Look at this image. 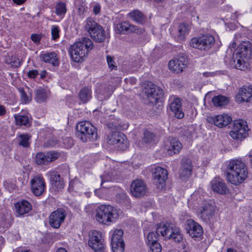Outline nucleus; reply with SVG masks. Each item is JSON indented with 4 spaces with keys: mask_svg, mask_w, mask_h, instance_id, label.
<instances>
[{
    "mask_svg": "<svg viewBox=\"0 0 252 252\" xmlns=\"http://www.w3.org/2000/svg\"><path fill=\"white\" fill-rule=\"evenodd\" d=\"M214 105L217 107H221L227 105L229 102L228 98L224 96L219 95L212 98Z\"/></svg>",
    "mask_w": 252,
    "mask_h": 252,
    "instance_id": "37",
    "label": "nucleus"
},
{
    "mask_svg": "<svg viewBox=\"0 0 252 252\" xmlns=\"http://www.w3.org/2000/svg\"><path fill=\"white\" fill-rule=\"evenodd\" d=\"M185 229L187 233L193 238H200L203 233L202 226L192 219L186 220Z\"/></svg>",
    "mask_w": 252,
    "mask_h": 252,
    "instance_id": "11",
    "label": "nucleus"
},
{
    "mask_svg": "<svg viewBox=\"0 0 252 252\" xmlns=\"http://www.w3.org/2000/svg\"><path fill=\"white\" fill-rule=\"evenodd\" d=\"M116 200L120 203H124L127 204L129 202V199L126 194L122 191L116 195Z\"/></svg>",
    "mask_w": 252,
    "mask_h": 252,
    "instance_id": "48",
    "label": "nucleus"
},
{
    "mask_svg": "<svg viewBox=\"0 0 252 252\" xmlns=\"http://www.w3.org/2000/svg\"><path fill=\"white\" fill-rule=\"evenodd\" d=\"M188 61L187 58L183 54H179L177 57L171 60L168 63L170 70L175 73H179L183 71L187 67Z\"/></svg>",
    "mask_w": 252,
    "mask_h": 252,
    "instance_id": "10",
    "label": "nucleus"
},
{
    "mask_svg": "<svg viewBox=\"0 0 252 252\" xmlns=\"http://www.w3.org/2000/svg\"><path fill=\"white\" fill-rule=\"evenodd\" d=\"M31 190L35 196L41 195L45 189V182L44 178L40 175L34 176L31 180Z\"/></svg>",
    "mask_w": 252,
    "mask_h": 252,
    "instance_id": "15",
    "label": "nucleus"
},
{
    "mask_svg": "<svg viewBox=\"0 0 252 252\" xmlns=\"http://www.w3.org/2000/svg\"><path fill=\"white\" fill-rule=\"evenodd\" d=\"M115 169H114V171H111L110 173H106L105 175L101 176V186H102L103 183L105 182L112 181L115 180V175L116 174L115 173Z\"/></svg>",
    "mask_w": 252,
    "mask_h": 252,
    "instance_id": "47",
    "label": "nucleus"
},
{
    "mask_svg": "<svg viewBox=\"0 0 252 252\" xmlns=\"http://www.w3.org/2000/svg\"><path fill=\"white\" fill-rule=\"evenodd\" d=\"M248 127L247 122L243 120H237L233 122L230 136L235 140L242 141L248 135Z\"/></svg>",
    "mask_w": 252,
    "mask_h": 252,
    "instance_id": "6",
    "label": "nucleus"
},
{
    "mask_svg": "<svg viewBox=\"0 0 252 252\" xmlns=\"http://www.w3.org/2000/svg\"><path fill=\"white\" fill-rule=\"evenodd\" d=\"M156 138V135L152 131L145 129L143 133L142 141L145 143H151L154 142Z\"/></svg>",
    "mask_w": 252,
    "mask_h": 252,
    "instance_id": "39",
    "label": "nucleus"
},
{
    "mask_svg": "<svg viewBox=\"0 0 252 252\" xmlns=\"http://www.w3.org/2000/svg\"><path fill=\"white\" fill-rule=\"evenodd\" d=\"M16 125L29 126L31 125L29 115L15 114L14 115Z\"/></svg>",
    "mask_w": 252,
    "mask_h": 252,
    "instance_id": "32",
    "label": "nucleus"
},
{
    "mask_svg": "<svg viewBox=\"0 0 252 252\" xmlns=\"http://www.w3.org/2000/svg\"><path fill=\"white\" fill-rule=\"evenodd\" d=\"M189 31V26L185 24H181L178 27L177 37L179 42L185 40L186 35Z\"/></svg>",
    "mask_w": 252,
    "mask_h": 252,
    "instance_id": "33",
    "label": "nucleus"
},
{
    "mask_svg": "<svg viewBox=\"0 0 252 252\" xmlns=\"http://www.w3.org/2000/svg\"><path fill=\"white\" fill-rule=\"evenodd\" d=\"M39 75L41 79H44L46 76V71L45 70H42Z\"/></svg>",
    "mask_w": 252,
    "mask_h": 252,
    "instance_id": "64",
    "label": "nucleus"
},
{
    "mask_svg": "<svg viewBox=\"0 0 252 252\" xmlns=\"http://www.w3.org/2000/svg\"><path fill=\"white\" fill-rule=\"evenodd\" d=\"M237 101L239 102H250L252 99V88L243 87L241 88L236 96Z\"/></svg>",
    "mask_w": 252,
    "mask_h": 252,
    "instance_id": "22",
    "label": "nucleus"
},
{
    "mask_svg": "<svg viewBox=\"0 0 252 252\" xmlns=\"http://www.w3.org/2000/svg\"><path fill=\"white\" fill-rule=\"evenodd\" d=\"M144 89L147 97L154 98L156 101L161 98L163 95V90L150 81L147 83Z\"/></svg>",
    "mask_w": 252,
    "mask_h": 252,
    "instance_id": "17",
    "label": "nucleus"
},
{
    "mask_svg": "<svg viewBox=\"0 0 252 252\" xmlns=\"http://www.w3.org/2000/svg\"><path fill=\"white\" fill-rule=\"evenodd\" d=\"M100 11V6L98 4L95 5L93 7V12L95 14H98Z\"/></svg>",
    "mask_w": 252,
    "mask_h": 252,
    "instance_id": "59",
    "label": "nucleus"
},
{
    "mask_svg": "<svg viewBox=\"0 0 252 252\" xmlns=\"http://www.w3.org/2000/svg\"><path fill=\"white\" fill-rule=\"evenodd\" d=\"M31 138V135L28 133L20 134L19 135V145L24 148L29 147L30 145L29 141Z\"/></svg>",
    "mask_w": 252,
    "mask_h": 252,
    "instance_id": "41",
    "label": "nucleus"
},
{
    "mask_svg": "<svg viewBox=\"0 0 252 252\" xmlns=\"http://www.w3.org/2000/svg\"><path fill=\"white\" fill-rule=\"evenodd\" d=\"M167 171L161 167L155 168L153 173L154 182L158 189H162L165 185V181L167 179Z\"/></svg>",
    "mask_w": 252,
    "mask_h": 252,
    "instance_id": "13",
    "label": "nucleus"
},
{
    "mask_svg": "<svg viewBox=\"0 0 252 252\" xmlns=\"http://www.w3.org/2000/svg\"><path fill=\"white\" fill-rule=\"evenodd\" d=\"M242 38V34L240 33H237L234 35V40L237 42L241 41L240 39Z\"/></svg>",
    "mask_w": 252,
    "mask_h": 252,
    "instance_id": "60",
    "label": "nucleus"
},
{
    "mask_svg": "<svg viewBox=\"0 0 252 252\" xmlns=\"http://www.w3.org/2000/svg\"><path fill=\"white\" fill-rule=\"evenodd\" d=\"M133 25H130L127 22H122L116 25V29L119 33L125 34L126 33H129L133 29Z\"/></svg>",
    "mask_w": 252,
    "mask_h": 252,
    "instance_id": "34",
    "label": "nucleus"
},
{
    "mask_svg": "<svg viewBox=\"0 0 252 252\" xmlns=\"http://www.w3.org/2000/svg\"><path fill=\"white\" fill-rule=\"evenodd\" d=\"M147 189L146 185L143 180L136 179L131 183L130 190L133 196L140 197L145 195Z\"/></svg>",
    "mask_w": 252,
    "mask_h": 252,
    "instance_id": "16",
    "label": "nucleus"
},
{
    "mask_svg": "<svg viewBox=\"0 0 252 252\" xmlns=\"http://www.w3.org/2000/svg\"><path fill=\"white\" fill-rule=\"evenodd\" d=\"M31 39L35 43L39 42L41 39L40 36L37 34H32L31 35Z\"/></svg>",
    "mask_w": 252,
    "mask_h": 252,
    "instance_id": "57",
    "label": "nucleus"
},
{
    "mask_svg": "<svg viewBox=\"0 0 252 252\" xmlns=\"http://www.w3.org/2000/svg\"><path fill=\"white\" fill-rule=\"evenodd\" d=\"M171 233V236L169 239H172L175 242L180 243L183 240V235L181 233L180 228L178 227H172Z\"/></svg>",
    "mask_w": 252,
    "mask_h": 252,
    "instance_id": "40",
    "label": "nucleus"
},
{
    "mask_svg": "<svg viewBox=\"0 0 252 252\" xmlns=\"http://www.w3.org/2000/svg\"><path fill=\"white\" fill-rule=\"evenodd\" d=\"M182 166L179 171L180 177L185 180L190 177L192 173V165L189 159L184 158L182 161Z\"/></svg>",
    "mask_w": 252,
    "mask_h": 252,
    "instance_id": "21",
    "label": "nucleus"
},
{
    "mask_svg": "<svg viewBox=\"0 0 252 252\" xmlns=\"http://www.w3.org/2000/svg\"><path fill=\"white\" fill-rule=\"evenodd\" d=\"M35 101L38 103L46 101L49 96L48 92L45 89L39 88L35 90Z\"/></svg>",
    "mask_w": 252,
    "mask_h": 252,
    "instance_id": "29",
    "label": "nucleus"
},
{
    "mask_svg": "<svg viewBox=\"0 0 252 252\" xmlns=\"http://www.w3.org/2000/svg\"><path fill=\"white\" fill-rule=\"evenodd\" d=\"M93 48V43L92 40L88 37H83L81 41L76 42L71 45L69 54L74 62H81Z\"/></svg>",
    "mask_w": 252,
    "mask_h": 252,
    "instance_id": "3",
    "label": "nucleus"
},
{
    "mask_svg": "<svg viewBox=\"0 0 252 252\" xmlns=\"http://www.w3.org/2000/svg\"><path fill=\"white\" fill-rule=\"evenodd\" d=\"M111 246L113 252H123L124 251V241L111 242Z\"/></svg>",
    "mask_w": 252,
    "mask_h": 252,
    "instance_id": "45",
    "label": "nucleus"
},
{
    "mask_svg": "<svg viewBox=\"0 0 252 252\" xmlns=\"http://www.w3.org/2000/svg\"><path fill=\"white\" fill-rule=\"evenodd\" d=\"M48 164L56 160L60 156V153L56 151H50L46 153Z\"/></svg>",
    "mask_w": 252,
    "mask_h": 252,
    "instance_id": "49",
    "label": "nucleus"
},
{
    "mask_svg": "<svg viewBox=\"0 0 252 252\" xmlns=\"http://www.w3.org/2000/svg\"><path fill=\"white\" fill-rule=\"evenodd\" d=\"M107 61L109 67L111 70L116 69L117 66L116 65V63L114 61V59L110 56H107Z\"/></svg>",
    "mask_w": 252,
    "mask_h": 252,
    "instance_id": "54",
    "label": "nucleus"
},
{
    "mask_svg": "<svg viewBox=\"0 0 252 252\" xmlns=\"http://www.w3.org/2000/svg\"><path fill=\"white\" fill-rule=\"evenodd\" d=\"M224 0H210L212 4L215 5L218 4H221L223 2Z\"/></svg>",
    "mask_w": 252,
    "mask_h": 252,
    "instance_id": "62",
    "label": "nucleus"
},
{
    "mask_svg": "<svg viewBox=\"0 0 252 252\" xmlns=\"http://www.w3.org/2000/svg\"><path fill=\"white\" fill-rule=\"evenodd\" d=\"M214 37L209 34L199 37H193L190 42V46L201 50H208L215 43Z\"/></svg>",
    "mask_w": 252,
    "mask_h": 252,
    "instance_id": "7",
    "label": "nucleus"
},
{
    "mask_svg": "<svg viewBox=\"0 0 252 252\" xmlns=\"http://www.w3.org/2000/svg\"><path fill=\"white\" fill-rule=\"evenodd\" d=\"M88 244L95 252H103L104 243L101 233L96 230H92L89 234Z\"/></svg>",
    "mask_w": 252,
    "mask_h": 252,
    "instance_id": "9",
    "label": "nucleus"
},
{
    "mask_svg": "<svg viewBox=\"0 0 252 252\" xmlns=\"http://www.w3.org/2000/svg\"><path fill=\"white\" fill-rule=\"evenodd\" d=\"M55 8V13L63 18L66 12V4L60 2L56 4Z\"/></svg>",
    "mask_w": 252,
    "mask_h": 252,
    "instance_id": "42",
    "label": "nucleus"
},
{
    "mask_svg": "<svg viewBox=\"0 0 252 252\" xmlns=\"http://www.w3.org/2000/svg\"><path fill=\"white\" fill-rule=\"evenodd\" d=\"M172 227L169 224L160 223L156 229V233L158 236L162 237L164 239H169Z\"/></svg>",
    "mask_w": 252,
    "mask_h": 252,
    "instance_id": "25",
    "label": "nucleus"
},
{
    "mask_svg": "<svg viewBox=\"0 0 252 252\" xmlns=\"http://www.w3.org/2000/svg\"><path fill=\"white\" fill-rule=\"evenodd\" d=\"M40 58L42 61L45 63H51L54 66H57L59 64V61L57 54L55 52L47 53L40 55Z\"/></svg>",
    "mask_w": 252,
    "mask_h": 252,
    "instance_id": "27",
    "label": "nucleus"
},
{
    "mask_svg": "<svg viewBox=\"0 0 252 252\" xmlns=\"http://www.w3.org/2000/svg\"><path fill=\"white\" fill-rule=\"evenodd\" d=\"M100 26L92 17H88L85 22L84 28L90 35L92 33V32H93L94 31L96 30V28L97 29L98 27Z\"/></svg>",
    "mask_w": 252,
    "mask_h": 252,
    "instance_id": "31",
    "label": "nucleus"
},
{
    "mask_svg": "<svg viewBox=\"0 0 252 252\" xmlns=\"http://www.w3.org/2000/svg\"><path fill=\"white\" fill-rule=\"evenodd\" d=\"M215 207L209 201H204L200 209V218L207 222L214 215Z\"/></svg>",
    "mask_w": 252,
    "mask_h": 252,
    "instance_id": "19",
    "label": "nucleus"
},
{
    "mask_svg": "<svg viewBox=\"0 0 252 252\" xmlns=\"http://www.w3.org/2000/svg\"><path fill=\"white\" fill-rule=\"evenodd\" d=\"M152 252H160L161 247L158 241L148 244Z\"/></svg>",
    "mask_w": 252,
    "mask_h": 252,
    "instance_id": "52",
    "label": "nucleus"
},
{
    "mask_svg": "<svg viewBox=\"0 0 252 252\" xmlns=\"http://www.w3.org/2000/svg\"><path fill=\"white\" fill-rule=\"evenodd\" d=\"M95 219L97 222L103 224H109L118 218L117 210L109 205H101L95 210Z\"/></svg>",
    "mask_w": 252,
    "mask_h": 252,
    "instance_id": "4",
    "label": "nucleus"
},
{
    "mask_svg": "<svg viewBox=\"0 0 252 252\" xmlns=\"http://www.w3.org/2000/svg\"><path fill=\"white\" fill-rule=\"evenodd\" d=\"M128 17L137 23L143 24L145 21L146 18L144 14L138 10H134L128 14Z\"/></svg>",
    "mask_w": 252,
    "mask_h": 252,
    "instance_id": "30",
    "label": "nucleus"
},
{
    "mask_svg": "<svg viewBox=\"0 0 252 252\" xmlns=\"http://www.w3.org/2000/svg\"><path fill=\"white\" fill-rule=\"evenodd\" d=\"M170 110L174 113L175 116L178 119H182L184 113L182 109L181 100L178 98H174L169 104Z\"/></svg>",
    "mask_w": 252,
    "mask_h": 252,
    "instance_id": "23",
    "label": "nucleus"
},
{
    "mask_svg": "<svg viewBox=\"0 0 252 252\" xmlns=\"http://www.w3.org/2000/svg\"><path fill=\"white\" fill-rule=\"evenodd\" d=\"M35 162L38 165L48 164V159H47L46 153L42 152L37 153L35 156Z\"/></svg>",
    "mask_w": 252,
    "mask_h": 252,
    "instance_id": "43",
    "label": "nucleus"
},
{
    "mask_svg": "<svg viewBox=\"0 0 252 252\" xmlns=\"http://www.w3.org/2000/svg\"><path fill=\"white\" fill-rule=\"evenodd\" d=\"M107 142L110 145H115L119 150H125L128 147V142L125 135L121 132H111L107 136Z\"/></svg>",
    "mask_w": 252,
    "mask_h": 252,
    "instance_id": "8",
    "label": "nucleus"
},
{
    "mask_svg": "<svg viewBox=\"0 0 252 252\" xmlns=\"http://www.w3.org/2000/svg\"><path fill=\"white\" fill-rule=\"evenodd\" d=\"M76 129L77 137L82 142L94 141L96 139V128L89 122H79L76 126Z\"/></svg>",
    "mask_w": 252,
    "mask_h": 252,
    "instance_id": "5",
    "label": "nucleus"
},
{
    "mask_svg": "<svg viewBox=\"0 0 252 252\" xmlns=\"http://www.w3.org/2000/svg\"><path fill=\"white\" fill-rule=\"evenodd\" d=\"M252 59V44L248 41H242L235 50L230 63L237 69L245 70L250 66Z\"/></svg>",
    "mask_w": 252,
    "mask_h": 252,
    "instance_id": "1",
    "label": "nucleus"
},
{
    "mask_svg": "<svg viewBox=\"0 0 252 252\" xmlns=\"http://www.w3.org/2000/svg\"><path fill=\"white\" fill-rule=\"evenodd\" d=\"M19 91L20 94L21 101L23 103H29L32 100L31 95H28L23 88L19 89Z\"/></svg>",
    "mask_w": 252,
    "mask_h": 252,
    "instance_id": "46",
    "label": "nucleus"
},
{
    "mask_svg": "<svg viewBox=\"0 0 252 252\" xmlns=\"http://www.w3.org/2000/svg\"><path fill=\"white\" fill-rule=\"evenodd\" d=\"M6 64H10L13 67H19L23 63L22 59L15 56H7L5 61Z\"/></svg>",
    "mask_w": 252,
    "mask_h": 252,
    "instance_id": "36",
    "label": "nucleus"
},
{
    "mask_svg": "<svg viewBox=\"0 0 252 252\" xmlns=\"http://www.w3.org/2000/svg\"><path fill=\"white\" fill-rule=\"evenodd\" d=\"M207 121L212 124H214L219 127H223L227 126L232 121V118L227 114H221L214 117H209Z\"/></svg>",
    "mask_w": 252,
    "mask_h": 252,
    "instance_id": "20",
    "label": "nucleus"
},
{
    "mask_svg": "<svg viewBox=\"0 0 252 252\" xmlns=\"http://www.w3.org/2000/svg\"><path fill=\"white\" fill-rule=\"evenodd\" d=\"M159 236L156 232H149L147 237L148 245L152 243L156 242L158 241Z\"/></svg>",
    "mask_w": 252,
    "mask_h": 252,
    "instance_id": "51",
    "label": "nucleus"
},
{
    "mask_svg": "<svg viewBox=\"0 0 252 252\" xmlns=\"http://www.w3.org/2000/svg\"><path fill=\"white\" fill-rule=\"evenodd\" d=\"M212 189L220 194H224L228 191L226 184L220 179H214L211 182Z\"/></svg>",
    "mask_w": 252,
    "mask_h": 252,
    "instance_id": "24",
    "label": "nucleus"
},
{
    "mask_svg": "<svg viewBox=\"0 0 252 252\" xmlns=\"http://www.w3.org/2000/svg\"><path fill=\"white\" fill-rule=\"evenodd\" d=\"M16 212L18 216H23L32 210L31 204L27 201L23 200L15 204Z\"/></svg>",
    "mask_w": 252,
    "mask_h": 252,
    "instance_id": "26",
    "label": "nucleus"
},
{
    "mask_svg": "<svg viewBox=\"0 0 252 252\" xmlns=\"http://www.w3.org/2000/svg\"><path fill=\"white\" fill-rule=\"evenodd\" d=\"M65 211L63 209H58L52 212L49 217V224L54 228H59L64 221Z\"/></svg>",
    "mask_w": 252,
    "mask_h": 252,
    "instance_id": "12",
    "label": "nucleus"
},
{
    "mask_svg": "<svg viewBox=\"0 0 252 252\" xmlns=\"http://www.w3.org/2000/svg\"><path fill=\"white\" fill-rule=\"evenodd\" d=\"M76 8L78 14L80 16V18L83 19L84 17V14L87 10L85 3L83 1L79 0L76 4Z\"/></svg>",
    "mask_w": 252,
    "mask_h": 252,
    "instance_id": "44",
    "label": "nucleus"
},
{
    "mask_svg": "<svg viewBox=\"0 0 252 252\" xmlns=\"http://www.w3.org/2000/svg\"><path fill=\"white\" fill-rule=\"evenodd\" d=\"M59 32L60 29L58 26H53L52 27L51 34L53 40H56L59 37Z\"/></svg>",
    "mask_w": 252,
    "mask_h": 252,
    "instance_id": "53",
    "label": "nucleus"
},
{
    "mask_svg": "<svg viewBox=\"0 0 252 252\" xmlns=\"http://www.w3.org/2000/svg\"><path fill=\"white\" fill-rule=\"evenodd\" d=\"M79 96L83 103H86L92 97V91L89 88L85 87L80 91Z\"/></svg>",
    "mask_w": 252,
    "mask_h": 252,
    "instance_id": "38",
    "label": "nucleus"
},
{
    "mask_svg": "<svg viewBox=\"0 0 252 252\" xmlns=\"http://www.w3.org/2000/svg\"><path fill=\"white\" fill-rule=\"evenodd\" d=\"M52 188L55 192H59L64 187V182L58 172L56 171H50L47 173Z\"/></svg>",
    "mask_w": 252,
    "mask_h": 252,
    "instance_id": "14",
    "label": "nucleus"
},
{
    "mask_svg": "<svg viewBox=\"0 0 252 252\" xmlns=\"http://www.w3.org/2000/svg\"><path fill=\"white\" fill-rule=\"evenodd\" d=\"M82 184L79 180L75 178L69 182L68 189L70 192H79L82 190Z\"/></svg>",
    "mask_w": 252,
    "mask_h": 252,
    "instance_id": "35",
    "label": "nucleus"
},
{
    "mask_svg": "<svg viewBox=\"0 0 252 252\" xmlns=\"http://www.w3.org/2000/svg\"><path fill=\"white\" fill-rule=\"evenodd\" d=\"M6 112L5 107L2 105H0V116H4Z\"/></svg>",
    "mask_w": 252,
    "mask_h": 252,
    "instance_id": "61",
    "label": "nucleus"
},
{
    "mask_svg": "<svg viewBox=\"0 0 252 252\" xmlns=\"http://www.w3.org/2000/svg\"><path fill=\"white\" fill-rule=\"evenodd\" d=\"M123 231L122 229H116L113 233L111 239V242L124 241L122 238Z\"/></svg>",
    "mask_w": 252,
    "mask_h": 252,
    "instance_id": "50",
    "label": "nucleus"
},
{
    "mask_svg": "<svg viewBox=\"0 0 252 252\" xmlns=\"http://www.w3.org/2000/svg\"><path fill=\"white\" fill-rule=\"evenodd\" d=\"M237 42L236 41H234L233 40V42L232 43L230 44L229 46V49L227 50V53L229 52V50H230V52L231 53L232 50L235 48L237 45Z\"/></svg>",
    "mask_w": 252,
    "mask_h": 252,
    "instance_id": "58",
    "label": "nucleus"
},
{
    "mask_svg": "<svg viewBox=\"0 0 252 252\" xmlns=\"http://www.w3.org/2000/svg\"><path fill=\"white\" fill-rule=\"evenodd\" d=\"M38 74V71L37 70L33 69L29 70L27 73V75L29 78H35Z\"/></svg>",
    "mask_w": 252,
    "mask_h": 252,
    "instance_id": "55",
    "label": "nucleus"
},
{
    "mask_svg": "<svg viewBox=\"0 0 252 252\" xmlns=\"http://www.w3.org/2000/svg\"><path fill=\"white\" fill-rule=\"evenodd\" d=\"M65 141H66L69 143V145L67 146V148H70L73 145V140L71 138H66Z\"/></svg>",
    "mask_w": 252,
    "mask_h": 252,
    "instance_id": "63",
    "label": "nucleus"
},
{
    "mask_svg": "<svg viewBox=\"0 0 252 252\" xmlns=\"http://www.w3.org/2000/svg\"><path fill=\"white\" fill-rule=\"evenodd\" d=\"M133 29H132L130 32H135L138 34L143 33L144 30L143 29L138 28L136 26H133Z\"/></svg>",
    "mask_w": 252,
    "mask_h": 252,
    "instance_id": "56",
    "label": "nucleus"
},
{
    "mask_svg": "<svg viewBox=\"0 0 252 252\" xmlns=\"http://www.w3.org/2000/svg\"><path fill=\"white\" fill-rule=\"evenodd\" d=\"M164 147L169 155L178 154L182 148V144L175 137H169L165 142Z\"/></svg>",
    "mask_w": 252,
    "mask_h": 252,
    "instance_id": "18",
    "label": "nucleus"
},
{
    "mask_svg": "<svg viewBox=\"0 0 252 252\" xmlns=\"http://www.w3.org/2000/svg\"><path fill=\"white\" fill-rule=\"evenodd\" d=\"M90 36L96 42H102L106 38L105 32L102 26H100L96 28V30L93 32H92Z\"/></svg>",
    "mask_w": 252,
    "mask_h": 252,
    "instance_id": "28",
    "label": "nucleus"
},
{
    "mask_svg": "<svg viewBox=\"0 0 252 252\" xmlns=\"http://www.w3.org/2000/svg\"><path fill=\"white\" fill-rule=\"evenodd\" d=\"M226 177L228 182L235 186L242 183L248 177V170L241 160H231L226 167Z\"/></svg>",
    "mask_w": 252,
    "mask_h": 252,
    "instance_id": "2",
    "label": "nucleus"
}]
</instances>
